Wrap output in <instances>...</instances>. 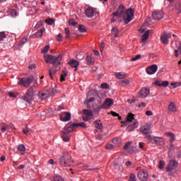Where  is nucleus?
<instances>
[{"mask_svg": "<svg viewBox=\"0 0 181 181\" xmlns=\"http://www.w3.org/2000/svg\"><path fill=\"white\" fill-rule=\"evenodd\" d=\"M62 57H63V54H60L59 55H45L44 59L46 63H51L53 64V67L52 69L49 70V75L50 78L53 80V74H56L59 70H60V65L62 64Z\"/></svg>", "mask_w": 181, "mask_h": 181, "instance_id": "1", "label": "nucleus"}, {"mask_svg": "<svg viewBox=\"0 0 181 181\" xmlns=\"http://www.w3.org/2000/svg\"><path fill=\"white\" fill-rule=\"evenodd\" d=\"M132 121H134L133 123L128 125V124L132 122ZM122 124H123V125H128L127 127V131L129 132H132V131H134V129L138 128L139 122H138L137 119H135V115L129 113L126 117V120L122 122Z\"/></svg>", "mask_w": 181, "mask_h": 181, "instance_id": "2", "label": "nucleus"}, {"mask_svg": "<svg viewBox=\"0 0 181 181\" xmlns=\"http://www.w3.org/2000/svg\"><path fill=\"white\" fill-rule=\"evenodd\" d=\"M74 161L71 159V156L69 153H64L59 158V163L65 168L73 165Z\"/></svg>", "mask_w": 181, "mask_h": 181, "instance_id": "3", "label": "nucleus"}, {"mask_svg": "<svg viewBox=\"0 0 181 181\" xmlns=\"http://www.w3.org/2000/svg\"><path fill=\"white\" fill-rule=\"evenodd\" d=\"M35 93H36V90L33 89V87H30L23 98L24 101H26V103L30 104L33 101Z\"/></svg>", "mask_w": 181, "mask_h": 181, "instance_id": "4", "label": "nucleus"}, {"mask_svg": "<svg viewBox=\"0 0 181 181\" xmlns=\"http://www.w3.org/2000/svg\"><path fill=\"white\" fill-rule=\"evenodd\" d=\"M35 81V77L33 76H29L28 78H22L18 81V86H23V87L28 88Z\"/></svg>", "mask_w": 181, "mask_h": 181, "instance_id": "5", "label": "nucleus"}, {"mask_svg": "<svg viewBox=\"0 0 181 181\" xmlns=\"http://www.w3.org/2000/svg\"><path fill=\"white\" fill-rule=\"evenodd\" d=\"M123 19L124 25H128L132 19H134V10L132 8H129L127 10L125 15L123 16Z\"/></svg>", "mask_w": 181, "mask_h": 181, "instance_id": "6", "label": "nucleus"}, {"mask_svg": "<svg viewBox=\"0 0 181 181\" xmlns=\"http://www.w3.org/2000/svg\"><path fill=\"white\" fill-rule=\"evenodd\" d=\"M148 141L151 142V144H156V145H163L165 144V139L163 137H158V136H148Z\"/></svg>", "mask_w": 181, "mask_h": 181, "instance_id": "7", "label": "nucleus"}, {"mask_svg": "<svg viewBox=\"0 0 181 181\" xmlns=\"http://www.w3.org/2000/svg\"><path fill=\"white\" fill-rule=\"evenodd\" d=\"M151 131V124H146L140 127V132L143 134V135H145L148 139H149V132Z\"/></svg>", "mask_w": 181, "mask_h": 181, "instance_id": "8", "label": "nucleus"}, {"mask_svg": "<svg viewBox=\"0 0 181 181\" xmlns=\"http://www.w3.org/2000/svg\"><path fill=\"white\" fill-rule=\"evenodd\" d=\"M125 14V6L122 4L119 5L117 11L112 13L113 16L117 18H122V16Z\"/></svg>", "mask_w": 181, "mask_h": 181, "instance_id": "9", "label": "nucleus"}, {"mask_svg": "<svg viewBox=\"0 0 181 181\" xmlns=\"http://www.w3.org/2000/svg\"><path fill=\"white\" fill-rule=\"evenodd\" d=\"M148 174L146 170H141L137 174V177L139 180H141V181L148 180Z\"/></svg>", "mask_w": 181, "mask_h": 181, "instance_id": "10", "label": "nucleus"}, {"mask_svg": "<svg viewBox=\"0 0 181 181\" xmlns=\"http://www.w3.org/2000/svg\"><path fill=\"white\" fill-rule=\"evenodd\" d=\"M97 8H94L91 6H89L85 11V15L87 18H93L94 15L97 13Z\"/></svg>", "mask_w": 181, "mask_h": 181, "instance_id": "11", "label": "nucleus"}, {"mask_svg": "<svg viewBox=\"0 0 181 181\" xmlns=\"http://www.w3.org/2000/svg\"><path fill=\"white\" fill-rule=\"evenodd\" d=\"M152 16L155 21H160V19H163L165 14L163 11L157 10L153 12Z\"/></svg>", "mask_w": 181, "mask_h": 181, "instance_id": "12", "label": "nucleus"}, {"mask_svg": "<svg viewBox=\"0 0 181 181\" xmlns=\"http://www.w3.org/2000/svg\"><path fill=\"white\" fill-rule=\"evenodd\" d=\"M114 104V100L111 98H106L103 104L100 105V108L103 110H107Z\"/></svg>", "mask_w": 181, "mask_h": 181, "instance_id": "13", "label": "nucleus"}, {"mask_svg": "<svg viewBox=\"0 0 181 181\" xmlns=\"http://www.w3.org/2000/svg\"><path fill=\"white\" fill-rule=\"evenodd\" d=\"M178 165H179V163L177 161L175 160H170L167 166V172H172L173 169H176L177 168Z\"/></svg>", "mask_w": 181, "mask_h": 181, "instance_id": "14", "label": "nucleus"}, {"mask_svg": "<svg viewBox=\"0 0 181 181\" xmlns=\"http://www.w3.org/2000/svg\"><path fill=\"white\" fill-rule=\"evenodd\" d=\"M151 93V90L148 88H142L141 90L139 93V97L140 98H146Z\"/></svg>", "mask_w": 181, "mask_h": 181, "instance_id": "15", "label": "nucleus"}, {"mask_svg": "<svg viewBox=\"0 0 181 181\" xmlns=\"http://www.w3.org/2000/svg\"><path fill=\"white\" fill-rule=\"evenodd\" d=\"M59 118L63 122H67L68 121H70V119H71V113L68 112H62L60 115Z\"/></svg>", "mask_w": 181, "mask_h": 181, "instance_id": "16", "label": "nucleus"}, {"mask_svg": "<svg viewBox=\"0 0 181 181\" xmlns=\"http://www.w3.org/2000/svg\"><path fill=\"white\" fill-rule=\"evenodd\" d=\"M172 37V34L170 33H163L160 36V40L164 45H169V39Z\"/></svg>", "mask_w": 181, "mask_h": 181, "instance_id": "17", "label": "nucleus"}, {"mask_svg": "<svg viewBox=\"0 0 181 181\" xmlns=\"http://www.w3.org/2000/svg\"><path fill=\"white\" fill-rule=\"evenodd\" d=\"M156 71H158V65L156 64H153L146 69V72L150 76H151L152 74H155Z\"/></svg>", "mask_w": 181, "mask_h": 181, "instance_id": "18", "label": "nucleus"}, {"mask_svg": "<svg viewBox=\"0 0 181 181\" xmlns=\"http://www.w3.org/2000/svg\"><path fill=\"white\" fill-rule=\"evenodd\" d=\"M76 128V126H74V123L69 122L68 123L64 128V130L62 132H65L66 134H70V132H73V129Z\"/></svg>", "mask_w": 181, "mask_h": 181, "instance_id": "19", "label": "nucleus"}, {"mask_svg": "<svg viewBox=\"0 0 181 181\" xmlns=\"http://www.w3.org/2000/svg\"><path fill=\"white\" fill-rule=\"evenodd\" d=\"M68 64L71 66L73 69H76L78 67V65L80 64L77 60L75 59H71L68 62Z\"/></svg>", "mask_w": 181, "mask_h": 181, "instance_id": "20", "label": "nucleus"}, {"mask_svg": "<svg viewBox=\"0 0 181 181\" xmlns=\"http://www.w3.org/2000/svg\"><path fill=\"white\" fill-rule=\"evenodd\" d=\"M168 110L170 112H176L177 109L176 107V105L173 102H170L168 105Z\"/></svg>", "mask_w": 181, "mask_h": 181, "instance_id": "21", "label": "nucleus"}, {"mask_svg": "<svg viewBox=\"0 0 181 181\" xmlns=\"http://www.w3.org/2000/svg\"><path fill=\"white\" fill-rule=\"evenodd\" d=\"M175 10L177 11V15L181 13V1H178L175 4Z\"/></svg>", "mask_w": 181, "mask_h": 181, "instance_id": "22", "label": "nucleus"}, {"mask_svg": "<svg viewBox=\"0 0 181 181\" xmlns=\"http://www.w3.org/2000/svg\"><path fill=\"white\" fill-rule=\"evenodd\" d=\"M115 75L116 76L117 78H118L119 80H122V78H125V77H127L125 76V73L124 72H116Z\"/></svg>", "mask_w": 181, "mask_h": 181, "instance_id": "23", "label": "nucleus"}, {"mask_svg": "<svg viewBox=\"0 0 181 181\" xmlns=\"http://www.w3.org/2000/svg\"><path fill=\"white\" fill-rule=\"evenodd\" d=\"M83 115H86L88 117H91L92 118H94V114L93 113L92 110H83Z\"/></svg>", "mask_w": 181, "mask_h": 181, "instance_id": "24", "label": "nucleus"}, {"mask_svg": "<svg viewBox=\"0 0 181 181\" xmlns=\"http://www.w3.org/2000/svg\"><path fill=\"white\" fill-rule=\"evenodd\" d=\"M149 32L151 30H148L144 34L141 36V42H146L148 40V38L149 37Z\"/></svg>", "mask_w": 181, "mask_h": 181, "instance_id": "25", "label": "nucleus"}, {"mask_svg": "<svg viewBox=\"0 0 181 181\" xmlns=\"http://www.w3.org/2000/svg\"><path fill=\"white\" fill-rule=\"evenodd\" d=\"M112 142L116 145V146H121L122 143L121 142V139L116 137L112 139Z\"/></svg>", "mask_w": 181, "mask_h": 181, "instance_id": "26", "label": "nucleus"}, {"mask_svg": "<svg viewBox=\"0 0 181 181\" xmlns=\"http://www.w3.org/2000/svg\"><path fill=\"white\" fill-rule=\"evenodd\" d=\"M93 124L97 129H103V123H101V121L96 120L93 122Z\"/></svg>", "mask_w": 181, "mask_h": 181, "instance_id": "27", "label": "nucleus"}, {"mask_svg": "<svg viewBox=\"0 0 181 181\" xmlns=\"http://www.w3.org/2000/svg\"><path fill=\"white\" fill-rule=\"evenodd\" d=\"M62 139L64 142H69L70 139V136H69V133H66L62 132Z\"/></svg>", "mask_w": 181, "mask_h": 181, "instance_id": "28", "label": "nucleus"}, {"mask_svg": "<svg viewBox=\"0 0 181 181\" xmlns=\"http://www.w3.org/2000/svg\"><path fill=\"white\" fill-rule=\"evenodd\" d=\"M17 151H19V152H25L26 151V147L23 144H18Z\"/></svg>", "mask_w": 181, "mask_h": 181, "instance_id": "29", "label": "nucleus"}, {"mask_svg": "<svg viewBox=\"0 0 181 181\" xmlns=\"http://www.w3.org/2000/svg\"><path fill=\"white\" fill-rule=\"evenodd\" d=\"M66 77H67V71H62L60 77V81H66Z\"/></svg>", "mask_w": 181, "mask_h": 181, "instance_id": "30", "label": "nucleus"}, {"mask_svg": "<svg viewBox=\"0 0 181 181\" xmlns=\"http://www.w3.org/2000/svg\"><path fill=\"white\" fill-rule=\"evenodd\" d=\"M46 30L45 28H41L39 31H37L35 34L36 37H42L43 36V32Z\"/></svg>", "mask_w": 181, "mask_h": 181, "instance_id": "31", "label": "nucleus"}, {"mask_svg": "<svg viewBox=\"0 0 181 181\" xmlns=\"http://www.w3.org/2000/svg\"><path fill=\"white\" fill-rule=\"evenodd\" d=\"M94 100H95L94 98V97L90 98L88 100H86L84 101L85 105H87L88 108H89L90 107V105H89L90 103H93L94 101Z\"/></svg>", "mask_w": 181, "mask_h": 181, "instance_id": "32", "label": "nucleus"}, {"mask_svg": "<svg viewBox=\"0 0 181 181\" xmlns=\"http://www.w3.org/2000/svg\"><path fill=\"white\" fill-rule=\"evenodd\" d=\"M112 32L113 33V35H115V37H118V27H113L112 29Z\"/></svg>", "mask_w": 181, "mask_h": 181, "instance_id": "33", "label": "nucleus"}, {"mask_svg": "<svg viewBox=\"0 0 181 181\" xmlns=\"http://www.w3.org/2000/svg\"><path fill=\"white\" fill-rule=\"evenodd\" d=\"M74 126L75 128H77L78 127H81V128H86V123L81 122V123H74Z\"/></svg>", "mask_w": 181, "mask_h": 181, "instance_id": "34", "label": "nucleus"}, {"mask_svg": "<svg viewBox=\"0 0 181 181\" xmlns=\"http://www.w3.org/2000/svg\"><path fill=\"white\" fill-rule=\"evenodd\" d=\"M132 144V141H128L125 144V145L123 147V149H124V151H127V149H129V148H131V145Z\"/></svg>", "mask_w": 181, "mask_h": 181, "instance_id": "35", "label": "nucleus"}, {"mask_svg": "<svg viewBox=\"0 0 181 181\" xmlns=\"http://www.w3.org/2000/svg\"><path fill=\"white\" fill-rule=\"evenodd\" d=\"M86 63L88 64H93V57H91V55H88L86 57Z\"/></svg>", "mask_w": 181, "mask_h": 181, "instance_id": "36", "label": "nucleus"}, {"mask_svg": "<svg viewBox=\"0 0 181 181\" xmlns=\"http://www.w3.org/2000/svg\"><path fill=\"white\" fill-rule=\"evenodd\" d=\"M39 97L40 100H45L46 97H47V95H46V93L45 92H40L39 94Z\"/></svg>", "mask_w": 181, "mask_h": 181, "instance_id": "37", "label": "nucleus"}, {"mask_svg": "<svg viewBox=\"0 0 181 181\" xmlns=\"http://www.w3.org/2000/svg\"><path fill=\"white\" fill-rule=\"evenodd\" d=\"M28 42V38L26 37H24L21 39V40L19 42V45L22 46L25 45Z\"/></svg>", "mask_w": 181, "mask_h": 181, "instance_id": "38", "label": "nucleus"}, {"mask_svg": "<svg viewBox=\"0 0 181 181\" xmlns=\"http://www.w3.org/2000/svg\"><path fill=\"white\" fill-rule=\"evenodd\" d=\"M6 37V34H5V32H1L0 33V42H4V39Z\"/></svg>", "mask_w": 181, "mask_h": 181, "instance_id": "39", "label": "nucleus"}, {"mask_svg": "<svg viewBox=\"0 0 181 181\" xmlns=\"http://www.w3.org/2000/svg\"><path fill=\"white\" fill-rule=\"evenodd\" d=\"M23 132L25 135H28L30 132V129L29 127H25L23 129Z\"/></svg>", "mask_w": 181, "mask_h": 181, "instance_id": "40", "label": "nucleus"}, {"mask_svg": "<svg viewBox=\"0 0 181 181\" xmlns=\"http://www.w3.org/2000/svg\"><path fill=\"white\" fill-rule=\"evenodd\" d=\"M180 85H181V82L171 83L172 88H176L177 87H180Z\"/></svg>", "mask_w": 181, "mask_h": 181, "instance_id": "41", "label": "nucleus"}, {"mask_svg": "<svg viewBox=\"0 0 181 181\" xmlns=\"http://www.w3.org/2000/svg\"><path fill=\"white\" fill-rule=\"evenodd\" d=\"M65 33H66V39H69L70 37V29L69 28H65Z\"/></svg>", "mask_w": 181, "mask_h": 181, "instance_id": "42", "label": "nucleus"}, {"mask_svg": "<svg viewBox=\"0 0 181 181\" xmlns=\"http://www.w3.org/2000/svg\"><path fill=\"white\" fill-rule=\"evenodd\" d=\"M82 118L85 122H87V121H90V119H93V117L86 116L85 115H83Z\"/></svg>", "mask_w": 181, "mask_h": 181, "instance_id": "43", "label": "nucleus"}, {"mask_svg": "<svg viewBox=\"0 0 181 181\" xmlns=\"http://www.w3.org/2000/svg\"><path fill=\"white\" fill-rule=\"evenodd\" d=\"M129 181H136V176L135 175L134 173H132L130 175Z\"/></svg>", "mask_w": 181, "mask_h": 181, "instance_id": "44", "label": "nucleus"}, {"mask_svg": "<svg viewBox=\"0 0 181 181\" xmlns=\"http://www.w3.org/2000/svg\"><path fill=\"white\" fill-rule=\"evenodd\" d=\"M45 23H48L49 25H52L53 23H54V20L52 18H48L45 20Z\"/></svg>", "mask_w": 181, "mask_h": 181, "instance_id": "45", "label": "nucleus"}, {"mask_svg": "<svg viewBox=\"0 0 181 181\" xmlns=\"http://www.w3.org/2000/svg\"><path fill=\"white\" fill-rule=\"evenodd\" d=\"M78 30L81 33H84V32H86V26H84L83 25H80L79 28H78Z\"/></svg>", "mask_w": 181, "mask_h": 181, "instance_id": "46", "label": "nucleus"}, {"mask_svg": "<svg viewBox=\"0 0 181 181\" xmlns=\"http://www.w3.org/2000/svg\"><path fill=\"white\" fill-rule=\"evenodd\" d=\"M49 49H50V46L47 45L44 48L42 49L41 52H42V53H47V52H49Z\"/></svg>", "mask_w": 181, "mask_h": 181, "instance_id": "47", "label": "nucleus"}, {"mask_svg": "<svg viewBox=\"0 0 181 181\" xmlns=\"http://www.w3.org/2000/svg\"><path fill=\"white\" fill-rule=\"evenodd\" d=\"M101 88L108 89L110 88V85L107 83H103L100 85Z\"/></svg>", "mask_w": 181, "mask_h": 181, "instance_id": "48", "label": "nucleus"}, {"mask_svg": "<svg viewBox=\"0 0 181 181\" xmlns=\"http://www.w3.org/2000/svg\"><path fill=\"white\" fill-rule=\"evenodd\" d=\"M54 181H64V179L62 176H54Z\"/></svg>", "mask_w": 181, "mask_h": 181, "instance_id": "49", "label": "nucleus"}, {"mask_svg": "<svg viewBox=\"0 0 181 181\" xmlns=\"http://www.w3.org/2000/svg\"><path fill=\"white\" fill-rule=\"evenodd\" d=\"M158 168H159V169H163V168H165V161L160 160L159 164H158Z\"/></svg>", "mask_w": 181, "mask_h": 181, "instance_id": "50", "label": "nucleus"}, {"mask_svg": "<svg viewBox=\"0 0 181 181\" xmlns=\"http://www.w3.org/2000/svg\"><path fill=\"white\" fill-rule=\"evenodd\" d=\"M69 24L71 25V26H76V25L78 24L77 22L74 21L73 19H71L69 20Z\"/></svg>", "mask_w": 181, "mask_h": 181, "instance_id": "51", "label": "nucleus"}, {"mask_svg": "<svg viewBox=\"0 0 181 181\" xmlns=\"http://www.w3.org/2000/svg\"><path fill=\"white\" fill-rule=\"evenodd\" d=\"M42 25H43V22H42L41 21H38L35 26V29H39V28H40Z\"/></svg>", "mask_w": 181, "mask_h": 181, "instance_id": "52", "label": "nucleus"}, {"mask_svg": "<svg viewBox=\"0 0 181 181\" xmlns=\"http://www.w3.org/2000/svg\"><path fill=\"white\" fill-rule=\"evenodd\" d=\"M141 59V54H138L136 57L131 59L132 62H136V60H139Z\"/></svg>", "mask_w": 181, "mask_h": 181, "instance_id": "53", "label": "nucleus"}, {"mask_svg": "<svg viewBox=\"0 0 181 181\" xmlns=\"http://www.w3.org/2000/svg\"><path fill=\"white\" fill-rule=\"evenodd\" d=\"M9 97H11L13 98H16V97H18V93H16L14 92H11L8 93Z\"/></svg>", "mask_w": 181, "mask_h": 181, "instance_id": "54", "label": "nucleus"}, {"mask_svg": "<svg viewBox=\"0 0 181 181\" xmlns=\"http://www.w3.org/2000/svg\"><path fill=\"white\" fill-rule=\"evenodd\" d=\"M154 84L158 87H162V83H160V81H158V80L155 81Z\"/></svg>", "mask_w": 181, "mask_h": 181, "instance_id": "55", "label": "nucleus"}, {"mask_svg": "<svg viewBox=\"0 0 181 181\" xmlns=\"http://www.w3.org/2000/svg\"><path fill=\"white\" fill-rule=\"evenodd\" d=\"M122 83L126 84V86H129V84H131V82L128 79H124L122 81Z\"/></svg>", "mask_w": 181, "mask_h": 181, "instance_id": "56", "label": "nucleus"}, {"mask_svg": "<svg viewBox=\"0 0 181 181\" xmlns=\"http://www.w3.org/2000/svg\"><path fill=\"white\" fill-rule=\"evenodd\" d=\"M168 86H169V81H164L161 83V86L163 87H168Z\"/></svg>", "mask_w": 181, "mask_h": 181, "instance_id": "57", "label": "nucleus"}, {"mask_svg": "<svg viewBox=\"0 0 181 181\" xmlns=\"http://www.w3.org/2000/svg\"><path fill=\"white\" fill-rule=\"evenodd\" d=\"M106 149H114V145L111 144H107L105 146Z\"/></svg>", "mask_w": 181, "mask_h": 181, "instance_id": "58", "label": "nucleus"}, {"mask_svg": "<svg viewBox=\"0 0 181 181\" xmlns=\"http://www.w3.org/2000/svg\"><path fill=\"white\" fill-rule=\"evenodd\" d=\"M57 40H58V42H62V40H63V36H62V35L59 33L57 35Z\"/></svg>", "mask_w": 181, "mask_h": 181, "instance_id": "59", "label": "nucleus"}, {"mask_svg": "<svg viewBox=\"0 0 181 181\" xmlns=\"http://www.w3.org/2000/svg\"><path fill=\"white\" fill-rule=\"evenodd\" d=\"M55 110L57 111H62V110H64V107L62 106V105H59V106H57L55 107Z\"/></svg>", "mask_w": 181, "mask_h": 181, "instance_id": "60", "label": "nucleus"}, {"mask_svg": "<svg viewBox=\"0 0 181 181\" xmlns=\"http://www.w3.org/2000/svg\"><path fill=\"white\" fill-rule=\"evenodd\" d=\"M138 107H139L140 108H145V107H146V103L142 102L141 103H139Z\"/></svg>", "mask_w": 181, "mask_h": 181, "instance_id": "61", "label": "nucleus"}, {"mask_svg": "<svg viewBox=\"0 0 181 181\" xmlns=\"http://www.w3.org/2000/svg\"><path fill=\"white\" fill-rule=\"evenodd\" d=\"M28 69L30 70H34V69H36V64H30L28 66Z\"/></svg>", "mask_w": 181, "mask_h": 181, "instance_id": "62", "label": "nucleus"}, {"mask_svg": "<svg viewBox=\"0 0 181 181\" xmlns=\"http://www.w3.org/2000/svg\"><path fill=\"white\" fill-rule=\"evenodd\" d=\"M153 112H152V111L151 110H147L146 111V115H147L148 117H151V115H153Z\"/></svg>", "mask_w": 181, "mask_h": 181, "instance_id": "63", "label": "nucleus"}, {"mask_svg": "<svg viewBox=\"0 0 181 181\" xmlns=\"http://www.w3.org/2000/svg\"><path fill=\"white\" fill-rule=\"evenodd\" d=\"M76 59H78V60H83V59H84V55H77Z\"/></svg>", "mask_w": 181, "mask_h": 181, "instance_id": "64", "label": "nucleus"}]
</instances>
